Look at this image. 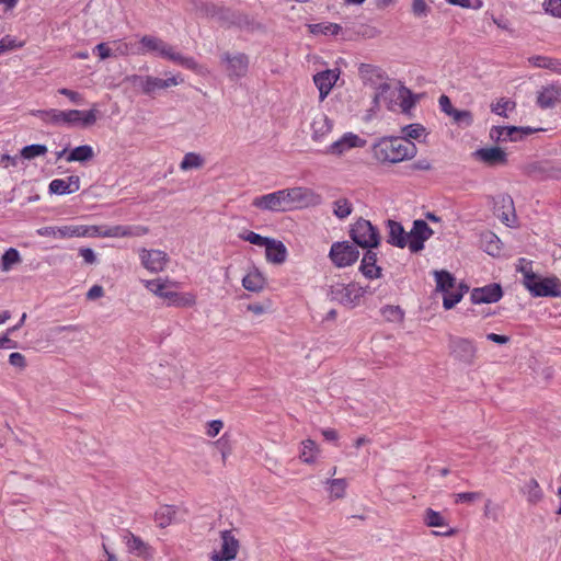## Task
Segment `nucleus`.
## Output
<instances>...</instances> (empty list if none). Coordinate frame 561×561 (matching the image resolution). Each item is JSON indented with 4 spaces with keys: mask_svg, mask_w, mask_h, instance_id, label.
Masks as SVG:
<instances>
[{
    "mask_svg": "<svg viewBox=\"0 0 561 561\" xmlns=\"http://www.w3.org/2000/svg\"><path fill=\"white\" fill-rule=\"evenodd\" d=\"M416 152L415 144L404 137L383 138L374 146V156L381 162H402L414 158Z\"/></svg>",
    "mask_w": 561,
    "mask_h": 561,
    "instance_id": "1",
    "label": "nucleus"
},
{
    "mask_svg": "<svg viewBox=\"0 0 561 561\" xmlns=\"http://www.w3.org/2000/svg\"><path fill=\"white\" fill-rule=\"evenodd\" d=\"M168 284H172L169 280L161 278L145 280V287L156 296H159L168 300L169 306L174 307H193L196 304V295L193 293H178L167 290Z\"/></svg>",
    "mask_w": 561,
    "mask_h": 561,
    "instance_id": "2",
    "label": "nucleus"
},
{
    "mask_svg": "<svg viewBox=\"0 0 561 561\" xmlns=\"http://www.w3.org/2000/svg\"><path fill=\"white\" fill-rule=\"evenodd\" d=\"M393 100L400 101V107L402 112H408L413 105L412 93L405 87L399 89H392L388 83L381 82L377 87V91L374 96V103L379 105L385 103L389 110H393Z\"/></svg>",
    "mask_w": 561,
    "mask_h": 561,
    "instance_id": "3",
    "label": "nucleus"
},
{
    "mask_svg": "<svg viewBox=\"0 0 561 561\" xmlns=\"http://www.w3.org/2000/svg\"><path fill=\"white\" fill-rule=\"evenodd\" d=\"M352 240L364 249H373L379 245L380 236L369 220L364 218L357 219L350 231Z\"/></svg>",
    "mask_w": 561,
    "mask_h": 561,
    "instance_id": "4",
    "label": "nucleus"
},
{
    "mask_svg": "<svg viewBox=\"0 0 561 561\" xmlns=\"http://www.w3.org/2000/svg\"><path fill=\"white\" fill-rule=\"evenodd\" d=\"M364 288L356 283H336L330 287L331 300L347 307H355L364 296Z\"/></svg>",
    "mask_w": 561,
    "mask_h": 561,
    "instance_id": "5",
    "label": "nucleus"
},
{
    "mask_svg": "<svg viewBox=\"0 0 561 561\" xmlns=\"http://www.w3.org/2000/svg\"><path fill=\"white\" fill-rule=\"evenodd\" d=\"M525 287L534 297L561 296V282L557 277L527 276Z\"/></svg>",
    "mask_w": 561,
    "mask_h": 561,
    "instance_id": "6",
    "label": "nucleus"
},
{
    "mask_svg": "<svg viewBox=\"0 0 561 561\" xmlns=\"http://www.w3.org/2000/svg\"><path fill=\"white\" fill-rule=\"evenodd\" d=\"M450 355L465 365H473L478 357L476 343L466 337L454 336L449 341Z\"/></svg>",
    "mask_w": 561,
    "mask_h": 561,
    "instance_id": "7",
    "label": "nucleus"
},
{
    "mask_svg": "<svg viewBox=\"0 0 561 561\" xmlns=\"http://www.w3.org/2000/svg\"><path fill=\"white\" fill-rule=\"evenodd\" d=\"M220 62L231 80L243 78L249 71L250 59L244 53H224Z\"/></svg>",
    "mask_w": 561,
    "mask_h": 561,
    "instance_id": "8",
    "label": "nucleus"
},
{
    "mask_svg": "<svg viewBox=\"0 0 561 561\" xmlns=\"http://www.w3.org/2000/svg\"><path fill=\"white\" fill-rule=\"evenodd\" d=\"M130 80L148 95H152L159 90L176 87L183 82V79L180 78V76H169L167 79H160L152 76H133Z\"/></svg>",
    "mask_w": 561,
    "mask_h": 561,
    "instance_id": "9",
    "label": "nucleus"
},
{
    "mask_svg": "<svg viewBox=\"0 0 561 561\" xmlns=\"http://www.w3.org/2000/svg\"><path fill=\"white\" fill-rule=\"evenodd\" d=\"M329 256L336 267H346L354 264L359 256L357 247L348 241L334 242L331 245Z\"/></svg>",
    "mask_w": 561,
    "mask_h": 561,
    "instance_id": "10",
    "label": "nucleus"
},
{
    "mask_svg": "<svg viewBox=\"0 0 561 561\" xmlns=\"http://www.w3.org/2000/svg\"><path fill=\"white\" fill-rule=\"evenodd\" d=\"M62 126L87 128L93 126L99 118V110L94 104L88 111L66 110L64 111Z\"/></svg>",
    "mask_w": 561,
    "mask_h": 561,
    "instance_id": "11",
    "label": "nucleus"
},
{
    "mask_svg": "<svg viewBox=\"0 0 561 561\" xmlns=\"http://www.w3.org/2000/svg\"><path fill=\"white\" fill-rule=\"evenodd\" d=\"M141 265L150 273H160L164 271L169 256L165 252L156 249L142 248L139 250Z\"/></svg>",
    "mask_w": 561,
    "mask_h": 561,
    "instance_id": "12",
    "label": "nucleus"
},
{
    "mask_svg": "<svg viewBox=\"0 0 561 561\" xmlns=\"http://www.w3.org/2000/svg\"><path fill=\"white\" fill-rule=\"evenodd\" d=\"M366 145V140L360 138L354 133H345L336 141L332 142L324 150L325 154L343 156L354 148H363Z\"/></svg>",
    "mask_w": 561,
    "mask_h": 561,
    "instance_id": "13",
    "label": "nucleus"
},
{
    "mask_svg": "<svg viewBox=\"0 0 561 561\" xmlns=\"http://www.w3.org/2000/svg\"><path fill=\"white\" fill-rule=\"evenodd\" d=\"M433 230L421 219L414 220L413 227L409 232L408 248L416 253L424 249V242L433 236Z\"/></svg>",
    "mask_w": 561,
    "mask_h": 561,
    "instance_id": "14",
    "label": "nucleus"
},
{
    "mask_svg": "<svg viewBox=\"0 0 561 561\" xmlns=\"http://www.w3.org/2000/svg\"><path fill=\"white\" fill-rule=\"evenodd\" d=\"M37 234L42 237H51L55 239H69L85 237L87 230L83 226H60V227H42L37 229Z\"/></svg>",
    "mask_w": 561,
    "mask_h": 561,
    "instance_id": "15",
    "label": "nucleus"
},
{
    "mask_svg": "<svg viewBox=\"0 0 561 561\" xmlns=\"http://www.w3.org/2000/svg\"><path fill=\"white\" fill-rule=\"evenodd\" d=\"M341 75L340 69H327L313 76V82L319 90V99L323 101L335 85Z\"/></svg>",
    "mask_w": 561,
    "mask_h": 561,
    "instance_id": "16",
    "label": "nucleus"
},
{
    "mask_svg": "<svg viewBox=\"0 0 561 561\" xmlns=\"http://www.w3.org/2000/svg\"><path fill=\"white\" fill-rule=\"evenodd\" d=\"M239 551V541L231 531L221 533V548L218 553L211 556L213 561H231L234 560Z\"/></svg>",
    "mask_w": 561,
    "mask_h": 561,
    "instance_id": "17",
    "label": "nucleus"
},
{
    "mask_svg": "<svg viewBox=\"0 0 561 561\" xmlns=\"http://www.w3.org/2000/svg\"><path fill=\"white\" fill-rule=\"evenodd\" d=\"M123 541L127 547L129 553L140 557L145 560H151L153 558V549L140 537L135 536L130 531H125L123 535Z\"/></svg>",
    "mask_w": 561,
    "mask_h": 561,
    "instance_id": "18",
    "label": "nucleus"
},
{
    "mask_svg": "<svg viewBox=\"0 0 561 561\" xmlns=\"http://www.w3.org/2000/svg\"><path fill=\"white\" fill-rule=\"evenodd\" d=\"M252 206L263 211L285 213L279 190L254 197Z\"/></svg>",
    "mask_w": 561,
    "mask_h": 561,
    "instance_id": "19",
    "label": "nucleus"
},
{
    "mask_svg": "<svg viewBox=\"0 0 561 561\" xmlns=\"http://www.w3.org/2000/svg\"><path fill=\"white\" fill-rule=\"evenodd\" d=\"M313 141H322L333 129V122L323 113L316 112L310 124Z\"/></svg>",
    "mask_w": 561,
    "mask_h": 561,
    "instance_id": "20",
    "label": "nucleus"
},
{
    "mask_svg": "<svg viewBox=\"0 0 561 561\" xmlns=\"http://www.w3.org/2000/svg\"><path fill=\"white\" fill-rule=\"evenodd\" d=\"M502 296L503 291L499 284H490L484 287L474 288L471 291V300L473 304L496 302Z\"/></svg>",
    "mask_w": 561,
    "mask_h": 561,
    "instance_id": "21",
    "label": "nucleus"
},
{
    "mask_svg": "<svg viewBox=\"0 0 561 561\" xmlns=\"http://www.w3.org/2000/svg\"><path fill=\"white\" fill-rule=\"evenodd\" d=\"M266 277L255 265L248 267L242 278V286L245 290L261 293L266 287Z\"/></svg>",
    "mask_w": 561,
    "mask_h": 561,
    "instance_id": "22",
    "label": "nucleus"
},
{
    "mask_svg": "<svg viewBox=\"0 0 561 561\" xmlns=\"http://www.w3.org/2000/svg\"><path fill=\"white\" fill-rule=\"evenodd\" d=\"M473 156L488 165H503L507 161L506 152L499 147L481 148Z\"/></svg>",
    "mask_w": 561,
    "mask_h": 561,
    "instance_id": "23",
    "label": "nucleus"
},
{
    "mask_svg": "<svg viewBox=\"0 0 561 561\" xmlns=\"http://www.w3.org/2000/svg\"><path fill=\"white\" fill-rule=\"evenodd\" d=\"M49 193L57 195L72 194L80 190V178L70 175L65 179H55L49 183Z\"/></svg>",
    "mask_w": 561,
    "mask_h": 561,
    "instance_id": "24",
    "label": "nucleus"
},
{
    "mask_svg": "<svg viewBox=\"0 0 561 561\" xmlns=\"http://www.w3.org/2000/svg\"><path fill=\"white\" fill-rule=\"evenodd\" d=\"M140 45L141 54L152 53L164 59L171 47V45L164 42L163 39L151 35L142 36L140 39Z\"/></svg>",
    "mask_w": 561,
    "mask_h": 561,
    "instance_id": "25",
    "label": "nucleus"
},
{
    "mask_svg": "<svg viewBox=\"0 0 561 561\" xmlns=\"http://www.w3.org/2000/svg\"><path fill=\"white\" fill-rule=\"evenodd\" d=\"M320 199V195L310 188L302 186L294 187V209L318 205Z\"/></svg>",
    "mask_w": 561,
    "mask_h": 561,
    "instance_id": "26",
    "label": "nucleus"
},
{
    "mask_svg": "<svg viewBox=\"0 0 561 561\" xmlns=\"http://www.w3.org/2000/svg\"><path fill=\"white\" fill-rule=\"evenodd\" d=\"M388 242L394 247L403 249L408 247L409 232H405L402 225L394 220L387 221Z\"/></svg>",
    "mask_w": 561,
    "mask_h": 561,
    "instance_id": "27",
    "label": "nucleus"
},
{
    "mask_svg": "<svg viewBox=\"0 0 561 561\" xmlns=\"http://www.w3.org/2000/svg\"><path fill=\"white\" fill-rule=\"evenodd\" d=\"M264 248L267 262L282 264L286 261L287 250L282 241L271 238Z\"/></svg>",
    "mask_w": 561,
    "mask_h": 561,
    "instance_id": "28",
    "label": "nucleus"
},
{
    "mask_svg": "<svg viewBox=\"0 0 561 561\" xmlns=\"http://www.w3.org/2000/svg\"><path fill=\"white\" fill-rule=\"evenodd\" d=\"M111 232L112 238H138L148 234L149 228L141 225H117L111 227Z\"/></svg>",
    "mask_w": 561,
    "mask_h": 561,
    "instance_id": "29",
    "label": "nucleus"
},
{
    "mask_svg": "<svg viewBox=\"0 0 561 561\" xmlns=\"http://www.w3.org/2000/svg\"><path fill=\"white\" fill-rule=\"evenodd\" d=\"M165 59L173 61L174 64L182 66L186 69L193 70L197 73H202L203 68L197 64V61L190 56H184L181 53L176 51L175 48L171 45Z\"/></svg>",
    "mask_w": 561,
    "mask_h": 561,
    "instance_id": "30",
    "label": "nucleus"
},
{
    "mask_svg": "<svg viewBox=\"0 0 561 561\" xmlns=\"http://www.w3.org/2000/svg\"><path fill=\"white\" fill-rule=\"evenodd\" d=\"M180 510L172 505L161 506L154 514V520L161 528H165L174 522H178Z\"/></svg>",
    "mask_w": 561,
    "mask_h": 561,
    "instance_id": "31",
    "label": "nucleus"
},
{
    "mask_svg": "<svg viewBox=\"0 0 561 561\" xmlns=\"http://www.w3.org/2000/svg\"><path fill=\"white\" fill-rule=\"evenodd\" d=\"M482 249L492 256H499L502 250L500 238L492 231H485L480 237Z\"/></svg>",
    "mask_w": 561,
    "mask_h": 561,
    "instance_id": "32",
    "label": "nucleus"
},
{
    "mask_svg": "<svg viewBox=\"0 0 561 561\" xmlns=\"http://www.w3.org/2000/svg\"><path fill=\"white\" fill-rule=\"evenodd\" d=\"M522 493L526 496L530 504L539 503L543 497V492L536 479L531 478L524 482Z\"/></svg>",
    "mask_w": 561,
    "mask_h": 561,
    "instance_id": "33",
    "label": "nucleus"
},
{
    "mask_svg": "<svg viewBox=\"0 0 561 561\" xmlns=\"http://www.w3.org/2000/svg\"><path fill=\"white\" fill-rule=\"evenodd\" d=\"M325 489L330 500H340L345 497L347 489V480L344 478L328 479L325 482Z\"/></svg>",
    "mask_w": 561,
    "mask_h": 561,
    "instance_id": "34",
    "label": "nucleus"
},
{
    "mask_svg": "<svg viewBox=\"0 0 561 561\" xmlns=\"http://www.w3.org/2000/svg\"><path fill=\"white\" fill-rule=\"evenodd\" d=\"M33 116L38 117L43 123L54 126H62L64 111L57 108L34 110L31 112Z\"/></svg>",
    "mask_w": 561,
    "mask_h": 561,
    "instance_id": "35",
    "label": "nucleus"
},
{
    "mask_svg": "<svg viewBox=\"0 0 561 561\" xmlns=\"http://www.w3.org/2000/svg\"><path fill=\"white\" fill-rule=\"evenodd\" d=\"M377 254L368 250L362 260L360 270L363 274L369 278H377L380 276V268L376 266Z\"/></svg>",
    "mask_w": 561,
    "mask_h": 561,
    "instance_id": "36",
    "label": "nucleus"
},
{
    "mask_svg": "<svg viewBox=\"0 0 561 561\" xmlns=\"http://www.w3.org/2000/svg\"><path fill=\"white\" fill-rule=\"evenodd\" d=\"M558 96L559 92L554 87H545L538 92L537 103L541 108H551L554 106Z\"/></svg>",
    "mask_w": 561,
    "mask_h": 561,
    "instance_id": "37",
    "label": "nucleus"
},
{
    "mask_svg": "<svg viewBox=\"0 0 561 561\" xmlns=\"http://www.w3.org/2000/svg\"><path fill=\"white\" fill-rule=\"evenodd\" d=\"M94 157L93 148L89 145H82L72 149L67 156L68 162H87Z\"/></svg>",
    "mask_w": 561,
    "mask_h": 561,
    "instance_id": "38",
    "label": "nucleus"
},
{
    "mask_svg": "<svg viewBox=\"0 0 561 561\" xmlns=\"http://www.w3.org/2000/svg\"><path fill=\"white\" fill-rule=\"evenodd\" d=\"M436 288L440 293H448L449 289H454L458 284L456 278L446 271H436L435 273Z\"/></svg>",
    "mask_w": 561,
    "mask_h": 561,
    "instance_id": "39",
    "label": "nucleus"
},
{
    "mask_svg": "<svg viewBox=\"0 0 561 561\" xmlns=\"http://www.w3.org/2000/svg\"><path fill=\"white\" fill-rule=\"evenodd\" d=\"M319 454V447L312 439H306L301 443L299 457L306 463H313Z\"/></svg>",
    "mask_w": 561,
    "mask_h": 561,
    "instance_id": "40",
    "label": "nucleus"
},
{
    "mask_svg": "<svg viewBox=\"0 0 561 561\" xmlns=\"http://www.w3.org/2000/svg\"><path fill=\"white\" fill-rule=\"evenodd\" d=\"M204 163L205 159L199 153L188 152L183 157L180 163V169L182 171L201 169L204 165Z\"/></svg>",
    "mask_w": 561,
    "mask_h": 561,
    "instance_id": "41",
    "label": "nucleus"
},
{
    "mask_svg": "<svg viewBox=\"0 0 561 561\" xmlns=\"http://www.w3.org/2000/svg\"><path fill=\"white\" fill-rule=\"evenodd\" d=\"M22 259L19 251L14 248L8 249L1 257V270L9 272L14 265L21 263Z\"/></svg>",
    "mask_w": 561,
    "mask_h": 561,
    "instance_id": "42",
    "label": "nucleus"
},
{
    "mask_svg": "<svg viewBox=\"0 0 561 561\" xmlns=\"http://www.w3.org/2000/svg\"><path fill=\"white\" fill-rule=\"evenodd\" d=\"M463 291L460 285L454 287V289H449L448 293H443V306L445 309L449 310L454 308L462 298Z\"/></svg>",
    "mask_w": 561,
    "mask_h": 561,
    "instance_id": "43",
    "label": "nucleus"
},
{
    "mask_svg": "<svg viewBox=\"0 0 561 561\" xmlns=\"http://www.w3.org/2000/svg\"><path fill=\"white\" fill-rule=\"evenodd\" d=\"M529 62L535 67L554 71H558L561 65L557 59H552L546 56H533L529 58Z\"/></svg>",
    "mask_w": 561,
    "mask_h": 561,
    "instance_id": "44",
    "label": "nucleus"
},
{
    "mask_svg": "<svg viewBox=\"0 0 561 561\" xmlns=\"http://www.w3.org/2000/svg\"><path fill=\"white\" fill-rule=\"evenodd\" d=\"M352 211H353V206H352L351 202L346 198H340L333 203V214L339 219L347 218L352 214Z\"/></svg>",
    "mask_w": 561,
    "mask_h": 561,
    "instance_id": "45",
    "label": "nucleus"
},
{
    "mask_svg": "<svg viewBox=\"0 0 561 561\" xmlns=\"http://www.w3.org/2000/svg\"><path fill=\"white\" fill-rule=\"evenodd\" d=\"M309 30L312 34L337 35L341 31V26L335 23H318L309 25Z\"/></svg>",
    "mask_w": 561,
    "mask_h": 561,
    "instance_id": "46",
    "label": "nucleus"
},
{
    "mask_svg": "<svg viewBox=\"0 0 561 561\" xmlns=\"http://www.w3.org/2000/svg\"><path fill=\"white\" fill-rule=\"evenodd\" d=\"M47 152V147L45 145H30L25 146L21 150V157L27 160L34 159L39 156H44Z\"/></svg>",
    "mask_w": 561,
    "mask_h": 561,
    "instance_id": "47",
    "label": "nucleus"
},
{
    "mask_svg": "<svg viewBox=\"0 0 561 561\" xmlns=\"http://www.w3.org/2000/svg\"><path fill=\"white\" fill-rule=\"evenodd\" d=\"M359 75L364 81H370L373 82L374 77L382 80V73L381 70L377 67H374L371 65L363 64L359 67Z\"/></svg>",
    "mask_w": 561,
    "mask_h": 561,
    "instance_id": "48",
    "label": "nucleus"
},
{
    "mask_svg": "<svg viewBox=\"0 0 561 561\" xmlns=\"http://www.w3.org/2000/svg\"><path fill=\"white\" fill-rule=\"evenodd\" d=\"M424 520L428 527H443L446 525L445 518L440 515V513L432 508H427L425 511Z\"/></svg>",
    "mask_w": 561,
    "mask_h": 561,
    "instance_id": "49",
    "label": "nucleus"
},
{
    "mask_svg": "<svg viewBox=\"0 0 561 561\" xmlns=\"http://www.w3.org/2000/svg\"><path fill=\"white\" fill-rule=\"evenodd\" d=\"M240 239L250 242L251 244L264 248L271 238L263 237L253 231H244L240 233Z\"/></svg>",
    "mask_w": 561,
    "mask_h": 561,
    "instance_id": "50",
    "label": "nucleus"
},
{
    "mask_svg": "<svg viewBox=\"0 0 561 561\" xmlns=\"http://www.w3.org/2000/svg\"><path fill=\"white\" fill-rule=\"evenodd\" d=\"M449 116L456 124L462 126H470L473 122L471 112L467 110H455Z\"/></svg>",
    "mask_w": 561,
    "mask_h": 561,
    "instance_id": "51",
    "label": "nucleus"
},
{
    "mask_svg": "<svg viewBox=\"0 0 561 561\" xmlns=\"http://www.w3.org/2000/svg\"><path fill=\"white\" fill-rule=\"evenodd\" d=\"M404 138L420 140L425 136V128L420 124H411L403 128Z\"/></svg>",
    "mask_w": 561,
    "mask_h": 561,
    "instance_id": "52",
    "label": "nucleus"
},
{
    "mask_svg": "<svg viewBox=\"0 0 561 561\" xmlns=\"http://www.w3.org/2000/svg\"><path fill=\"white\" fill-rule=\"evenodd\" d=\"M515 108V103L508 99H500L496 103L492 104L491 110L493 113L507 116V111H513Z\"/></svg>",
    "mask_w": 561,
    "mask_h": 561,
    "instance_id": "53",
    "label": "nucleus"
},
{
    "mask_svg": "<svg viewBox=\"0 0 561 561\" xmlns=\"http://www.w3.org/2000/svg\"><path fill=\"white\" fill-rule=\"evenodd\" d=\"M503 130L505 131L506 140L508 139L512 141H517L520 139L523 134L528 135L533 133L531 128H519L515 126H504Z\"/></svg>",
    "mask_w": 561,
    "mask_h": 561,
    "instance_id": "54",
    "label": "nucleus"
},
{
    "mask_svg": "<svg viewBox=\"0 0 561 561\" xmlns=\"http://www.w3.org/2000/svg\"><path fill=\"white\" fill-rule=\"evenodd\" d=\"M87 230L85 237L112 238L111 227L83 226Z\"/></svg>",
    "mask_w": 561,
    "mask_h": 561,
    "instance_id": "55",
    "label": "nucleus"
},
{
    "mask_svg": "<svg viewBox=\"0 0 561 561\" xmlns=\"http://www.w3.org/2000/svg\"><path fill=\"white\" fill-rule=\"evenodd\" d=\"M285 211L294 209V187L279 190Z\"/></svg>",
    "mask_w": 561,
    "mask_h": 561,
    "instance_id": "56",
    "label": "nucleus"
},
{
    "mask_svg": "<svg viewBox=\"0 0 561 561\" xmlns=\"http://www.w3.org/2000/svg\"><path fill=\"white\" fill-rule=\"evenodd\" d=\"M58 93L67 96L69 101L73 104L81 105L83 103V96L79 92L72 91L67 88H61L58 90Z\"/></svg>",
    "mask_w": 561,
    "mask_h": 561,
    "instance_id": "57",
    "label": "nucleus"
},
{
    "mask_svg": "<svg viewBox=\"0 0 561 561\" xmlns=\"http://www.w3.org/2000/svg\"><path fill=\"white\" fill-rule=\"evenodd\" d=\"M214 445L221 453L222 461L225 462L231 449L228 438L224 435L218 440H216Z\"/></svg>",
    "mask_w": 561,
    "mask_h": 561,
    "instance_id": "58",
    "label": "nucleus"
},
{
    "mask_svg": "<svg viewBox=\"0 0 561 561\" xmlns=\"http://www.w3.org/2000/svg\"><path fill=\"white\" fill-rule=\"evenodd\" d=\"M484 516L491 518L493 522H499V506L491 500H486L484 504Z\"/></svg>",
    "mask_w": 561,
    "mask_h": 561,
    "instance_id": "59",
    "label": "nucleus"
},
{
    "mask_svg": "<svg viewBox=\"0 0 561 561\" xmlns=\"http://www.w3.org/2000/svg\"><path fill=\"white\" fill-rule=\"evenodd\" d=\"M517 271L522 273L523 275V285L526 286L527 276H537L531 270V264L527 262L525 259H522L519 261V265L517 267Z\"/></svg>",
    "mask_w": 561,
    "mask_h": 561,
    "instance_id": "60",
    "label": "nucleus"
},
{
    "mask_svg": "<svg viewBox=\"0 0 561 561\" xmlns=\"http://www.w3.org/2000/svg\"><path fill=\"white\" fill-rule=\"evenodd\" d=\"M481 496H482V494L480 492L457 493V494H455V502L456 503H460V502L470 503V502H474V501L481 499Z\"/></svg>",
    "mask_w": 561,
    "mask_h": 561,
    "instance_id": "61",
    "label": "nucleus"
},
{
    "mask_svg": "<svg viewBox=\"0 0 561 561\" xmlns=\"http://www.w3.org/2000/svg\"><path fill=\"white\" fill-rule=\"evenodd\" d=\"M222 427H224L222 421H220V420L210 421L207 424L206 435L209 437H215L220 433Z\"/></svg>",
    "mask_w": 561,
    "mask_h": 561,
    "instance_id": "62",
    "label": "nucleus"
},
{
    "mask_svg": "<svg viewBox=\"0 0 561 561\" xmlns=\"http://www.w3.org/2000/svg\"><path fill=\"white\" fill-rule=\"evenodd\" d=\"M545 8L547 12L561 18V0H547L545 2Z\"/></svg>",
    "mask_w": 561,
    "mask_h": 561,
    "instance_id": "63",
    "label": "nucleus"
},
{
    "mask_svg": "<svg viewBox=\"0 0 561 561\" xmlns=\"http://www.w3.org/2000/svg\"><path fill=\"white\" fill-rule=\"evenodd\" d=\"M412 12L416 16H425L428 12V7L424 0H414L412 3Z\"/></svg>",
    "mask_w": 561,
    "mask_h": 561,
    "instance_id": "64",
    "label": "nucleus"
}]
</instances>
